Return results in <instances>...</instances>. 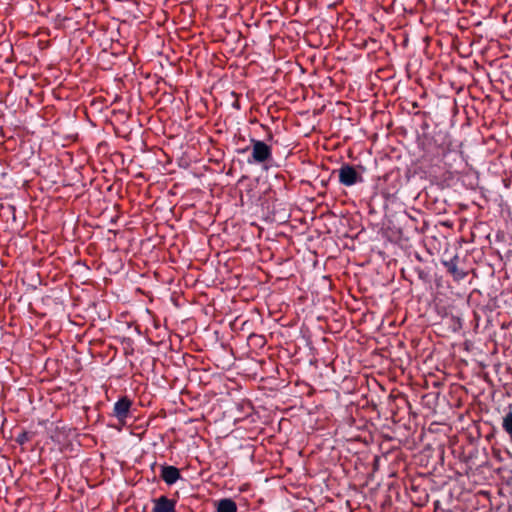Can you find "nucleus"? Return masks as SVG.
Listing matches in <instances>:
<instances>
[{
  "label": "nucleus",
  "instance_id": "nucleus-9",
  "mask_svg": "<svg viewBox=\"0 0 512 512\" xmlns=\"http://www.w3.org/2000/svg\"><path fill=\"white\" fill-rule=\"evenodd\" d=\"M161 478L167 485H173L181 478V473L175 466L162 465Z\"/></svg>",
  "mask_w": 512,
  "mask_h": 512
},
{
  "label": "nucleus",
  "instance_id": "nucleus-12",
  "mask_svg": "<svg viewBox=\"0 0 512 512\" xmlns=\"http://www.w3.org/2000/svg\"><path fill=\"white\" fill-rule=\"evenodd\" d=\"M101 37L97 38V41L99 42V46L101 47L102 51L107 52L110 51L112 53L113 48V38H109L108 34H98Z\"/></svg>",
  "mask_w": 512,
  "mask_h": 512
},
{
  "label": "nucleus",
  "instance_id": "nucleus-5",
  "mask_svg": "<svg viewBox=\"0 0 512 512\" xmlns=\"http://www.w3.org/2000/svg\"><path fill=\"white\" fill-rule=\"evenodd\" d=\"M450 22H455L457 28L461 31L469 30L481 24V21L474 14L468 11L460 12L459 10L455 15L450 16Z\"/></svg>",
  "mask_w": 512,
  "mask_h": 512
},
{
  "label": "nucleus",
  "instance_id": "nucleus-26",
  "mask_svg": "<svg viewBox=\"0 0 512 512\" xmlns=\"http://www.w3.org/2000/svg\"><path fill=\"white\" fill-rule=\"evenodd\" d=\"M450 88L456 89L458 94L460 92L464 91L463 87H461V86L460 87H454L452 83H450Z\"/></svg>",
  "mask_w": 512,
  "mask_h": 512
},
{
  "label": "nucleus",
  "instance_id": "nucleus-23",
  "mask_svg": "<svg viewBox=\"0 0 512 512\" xmlns=\"http://www.w3.org/2000/svg\"><path fill=\"white\" fill-rule=\"evenodd\" d=\"M454 104H455V107H454L453 117H458L460 115V109L458 107V103L456 100H454Z\"/></svg>",
  "mask_w": 512,
  "mask_h": 512
},
{
  "label": "nucleus",
  "instance_id": "nucleus-28",
  "mask_svg": "<svg viewBox=\"0 0 512 512\" xmlns=\"http://www.w3.org/2000/svg\"><path fill=\"white\" fill-rule=\"evenodd\" d=\"M38 44L40 45V47L42 49H44V48H46L48 46L49 43L48 42H43V41L39 40Z\"/></svg>",
  "mask_w": 512,
  "mask_h": 512
},
{
  "label": "nucleus",
  "instance_id": "nucleus-30",
  "mask_svg": "<svg viewBox=\"0 0 512 512\" xmlns=\"http://www.w3.org/2000/svg\"><path fill=\"white\" fill-rule=\"evenodd\" d=\"M273 140V135L271 132L268 133V136H267V141H271Z\"/></svg>",
  "mask_w": 512,
  "mask_h": 512
},
{
  "label": "nucleus",
  "instance_id": "nucleus-29",
  "mask_svg": "<svg viewBox=\"0 0 512 512\" xmlns=\"http://www.w3.org/2000/svg\"><path fill=\"white\" fill-rule=\"evenodd\" d=\"M423 42H428L430 40V37L428 35L421 38Z\"/></svg>",
  "mask_w": 512,
  "mask_h": 512
},
{
  "label": "nucleus",
  "instance_id": "nucleus-10",
  "mask_svg": "<svg viewBox=\"0 0 512 512\" xmlns=\"http://www.w3.org/2000/svg\"><path fill=\"white\" fill-rule=\"evenodd\" d=\"M442 288V285H440L439 283L436 284L435 307L439 314H441L442 316H446L448 314L445 299L446 296L443 292H441Z\"/></svg>",
  "mask_w": 512,
  "mask_h": 512
},
{
  "label": "nucleus",
  "instance_id": "nucleus-4",
  "mask_svg": "<svg viewBox=\"0 0 512 512\" xmlns=\"http://www.w3.org/2000/svg\"><path fill=\"white\" fill-rule=\"evenodd\" d=\"M338 177L339 182L346 187H350L364 181L362 175L358 173L355 167L350 164H343L339 168Z\"/></svg>",
  "mask_w": 512,
  "mask_h": 512
},
{
  "label": "nucleus",
  "instance_id": "nucleus-31",
  "mask_svg": "<svg viewBox=\"0 0 512 512\" xmlns=\"http://www.w3.org/2000/svg\"><path fill=\"white\" fill-rule=\"evenodd\" d=\"M439 504H440V503H439V501H435V502H434V505H435V507H436V508H438V507H439Z\"/></svg>",
  "mask_w": 512,
  "mask_h": 512
},
{
  "label": "nucleus",
  "instance_id": "nucleus-1",
  "mask_svg": "<svg viewBox=\"0 0 512 512\" xmlns=\"http://www.w3.org/2000/svg\"><path fill=\"white\" fill-rule=\"evenodd\" d=\"M450 275L456 286L450 283V292L455 293L457 298L453 305H450V328L454 332L462 329L464 315L470 310L469 305V285L471 278L467 267L459 265L458 256L450 259Z\"/></svg>",
  "mask_w": 512,
  "mask_h": 512
},
{
  "label": "nucleus",
  "instance_id": "nucleus-36",
  "mask_svg": "<svg viewBox=\"0 0 512 512\" xmlns=\"http://www.w3.org/2000/svg\"><path fill=\"white\" fill-rule=\"evenodd\" d=\"M437 421L445 422V421H444V420H442L441 418H438V420H437Z\"/></svg>",
  "mask_w": 512,
  "mask_h": 512
},
{
  "label": "nucleus",
  "instance_id": "nucleus-20",
  "mask_svg": "<svg viewBox=\"0 0 512 512\" xmlns=\"http://www.w3.org/2000/svg\"><path fill=\"white\" fill-rule=\"evenodd\" d=\"M269 41H270V44L273 45V47H276L277 46V42L278 41H283V39L279 36V35H270L269 36Z\"/></svg>",
  "mask_w": 512,
  "mask_h": 512
},
{
  "label": "nucleus",
  "instance_id": "nucleus-11",
  "mask_svg": "<svg viewBox=\"0 0 512 512\" xmlns=\"http://www.w3.org/2000/svg\"><path fill=\"white\" fill-rule=\"evenodd\" d=\"M217 512H237V505L230 498L220 499L217 502Z\"/></svg>",
  "mask_w": 512,
  "mask_h": 512
},
{
  "label": "nucleus",
  "instance_id": "nucleus-2",
  "mask_svg": "<svg viewBox=\"0 0 512 512\" xmlns=\"http://www.w3.org/2000/svg\"><path fill=\"white\" fill-rule=\"evenodd\" d=\"M463 121L461 123V131L458 137L450 135V181H457L453 183L457 185L461 181L465 187L473 185V170L469 164L470 144L467 139L462 136L470 129V125L465 117V108L462 106Z\"/></svg>",
  "mask_w": 512,
  "mask_h": 512
},
{
  "label": "nucleus",
  "instance_id": "nucleus-34",
  "mask_svg": "<svg viewBox=\"0 0 512 512\" xmlns=\"http://www.w3.org/2000/svg\"><path fill=\"white\" fill-rule=\"evenodd\" d=\"M442 225H444V226H447V227H448V222H442Z\"/></svg>",
  "mask_w": 512,
  "mask_h": 512
},
{
  "label": "nucleus",
  "instance_id": "nucleus-24",
  "mask_svg": "<svg viewBox=\"0 0 512 512\" xmlns=\"http://www.w3.org/2000/svg\"><path fill=\"white\" fill-rule=\"evenodd\" d=\"M309 36H317V34L311 33V34H304V38L306 41H308L311 45H315L312 43V40L309 38Z\"/></svg>",
  "mask_w": 512,
  "mask_h": 512
},
{
  "label": "nucleus",
  "instance_id": "nucleus-32",
  "mask_svg": "<svg viewBox=\"0 0 512 512\" xmlns=\"http://www.w3.org/2000/svg\"><path fill=\"white\" fill-rule=\"evenodd\" d=\"M457 418H458V420H461L463 418V416L461 414H458Z\"/></svg>",
  "mask_w": 512,
  "mask_h": 512
},
{
  "label": "nucleus",
  "instance_id": "nucleus-18",
  "mask_svg": "<svg viewBox=\"0 0 512 512\" xmlns=\"http://www.w3.org/2000/svg\"><path fill=\"white\" fill-rule=\"evenodd\" d=\"M501 43L498 40L491 39L489 42V46L483 50V52L488 53L490 51H494L499 49Z\"/></svg>",
  "mask_w": 512,
  "mask_h": 512
},
{
  "label": "nucleus",
  "instance_id": "nucleus-17",
  "mask_svg": "<svg viewBox=\"0 0 512 512\" xmlns=\"http://www.w3.org/2000/svg\"><path fill=\"white\" fill-rule=\"evenodd\" d=\"M441 426H445V422L433 421L429 426V431L432 433H438L442 430Z\"/></svg>",
  "mask_w": 512,
  "mask_h": 512
},
{
  "label": "nucleus",
  "instance_id": "nucleus-6",
  "mask_svg": "<svg viewBox=\"0 0 512 512\" xmlns=\"http://www.w3.org/2000/svg\"><path fill=\"white\" fill-rule=\"evenodd\" d=\"M343 40L349 42L352 46L358 49H369L374 51L377 46V41L368 37L367 34H344Z\"/></svg>",
  "mask_w": 512,
  "mask_h": 512
},
{
  "label": "nucleus",
  "instance_id": "nucleus-14",
  "mask_svg": "<svg viewBox=\"0 0 512 512\" xmlns=\"http://www.w3.org/2000/svg\"><path fill=\"white\" fill-rule=\"evenodd\" d=\"M434 141L436 144H438L441 147L442 153H443V155H445L446 151L448 149V147L446 145V134L445 133L442 134L441 131L436 133L434 136Z\"/></svg>",
  "mask_w": 512,
  "mask_h": 512
},
{
  "label": "nucleus",
  "instance_id": "nucleus-7",
  "mask_svg": "<svg viewBox=\"0 0 512 512\" xmlns=\"http://www.w3.org/2000/svg\"><path fill=\"white\" fill-rule=\"evenodd\" d=\"M132 400L128 396H122L114 404L112 416L115 417L120 423L125 424L130 415L132 407Z\"/></svg>",
  "mask_w": 512,
  "mask_h": 512
},
{
  "label": "nucleus",
  "instance_id": "nucleus-15",
  "mask_svg": "<svg viewBox=\"0 0 512 512\" xmlns=\"http://www.w3.org/2000/svg\"><path fill=\"white\" fill-rule=\"evenodd\" d=\"M228 36H232V40L236 41L237 44L241 45L240 52H243L244 49L247 47V38L244 36V34H227Z\"/></svg>",
  "mask_w": 512,
  "mask_h": 512
},
{
  "label": "nucleus",
  "instance_id": "nucleus-19",
  "mask_svg": "<svg viewBox=\"0 0 512 512\" xmlns=\"http://www.w3.org/2000/svg\"><path fill=\"white\" fill-rule=\"evenodd\" d=\"M29 440H30V434L25 431L20 433L16 438L17 443H19L20 445H23L24 443H26Z\"/></svg>",
  "mask_w": 512,
  "mask_h": 512
},
{
  "label": "nucleus",
  "instance_id": "nucleus-27",
  "mask_svg": "<svg viewBox=\"0 0 512 512\" xmlns=\"http://www.w3.org/2000/svg\"><path fill=\"white\" fill-rule=\"evenodd\" d=\"M401 35H402V37H403L402 43H403V45H404V46H406V45H407V43H408V37H407V34H401Z\"/></svg>",
  "mask_w": 512,
  "mask_h": 512
},
{
  "label": "nucleus",
  "instance_id": "nucleus-16",
  "mask_svg": "<svg viewBox=\"0 0 512 512\" xmlns=\"http://www.w3.org/2000/svg\"><path fill=\"white\" fill-rule=\"evenodd\" d=\"M113 48L112 53L113 55H118L124 53V45L120 42L119 39H113Z\"/></svg>",
  "mask_w": 512,
  "mask_h": 512
},
{
  "label": "nucleus",
  "instance_id": "nucleus-21",
  "mask_svg": "<svg viewBox=\"0 0 512 512\" xmlns=\"http://www.w3.org/2000/svg\"><path fill=\"white\" fill-rule=\"evenodd\" d=\"M415 272L418 274V277L422 280H426L427 278V273L421 269V268H415Z\"/></svg>",
  "mask_w": 512,
  "mask_h": 512
},
{
  "label": "nucleus",
  "instance_id": "nucleus-13",
  "mask_svg": "<svg viewBox=\"0 0 512 512\" xmlns=\"http://www.w3.org/2000/svg\"><path fill=\"white\" fill-rule=\"evenodd\" d=\"M502 428L508 434L512 443V410H509L503 417Z\"/></svg>",
  "mask_w": 512,
  "mask_h": 512
},
{
  "label": "nucleus",
  "instance_id": "nucleus-37",
  "mask_svg": "<svg viewBox=\"0 0 512 512\" xmlns=\"http://www.w3.org/2000/svg\"><path fill=\"white\" fill-rule=\"evenodd\" d=\"M443 512H447V511H444V510H443Z\"/></svg>",
  "mask_w": 512,
  "mask_h": 512
},
{
  "label": "nucleus",
  "instance_id": "nucleus-33",
  "mask_svg": "<svg viewBox=\"0 0 512 512\" xmlns=\"http://www.w3.org/2000/svg\"><path fill=\"white\" fill-rule=\"evenodd\" d=\"M442 262H443V264H444L445 266H448V261L443 260Z\"/></svg>",
  "mask_w": 512,
  "mask_h": 512
},
{
  "label": "nucleus",
  "instance_id": "nucleus-35",
  "mask_svg": "<svg viewBox=\"0 0 512 512\" xmlns=\"http://www.w3.org/2000/svg\"><path fill=\"white\" fill-rule=\"evenodd\" d=\"M449 443H450V446L453 444V441H452L451 437H450Z\"/></svg>",
  "mask_w": 512,
  "mask_h": 512
},
{
  "label": "nucleus",
  "instance_id": "nucleus-8",
  "mask_svg": "<svg viewBox=\"0 0 512 512\" xmlns=\"http://www.w3.org/2000/svg\"><path fill=\"white\" fill-rule=\"evenodd\" d=\"M153 504V512H176V500L169 499L164 495L153 499Z\"/></svg>",
  "mask_w": 512,
  "mask_h": 512
},
{
  "label": "nucleus",
  "instance_id": "nucleus-22",
  "mask_svg": "<svg viewBox=\"0 0 512 512\" xmlns=\"http://www.w3.org/2000/svg\"><path fill=\"white\" fill-rule=\"evenodd\" d=\"M440 449H441L440 461H441L442 464H444V460H445V448H444V445H440Z\"/></svg>",
  "mask_w": 512,
  "mask_h": 512
},
{
  "label": "nucleus",
  "instance_id": "nucleus-25",
  "mask_svg": "<svg viewBox=\"0 0 512 512\" xmlns=\"http://www.w3.org/2000/svg\"><path fill=\"white\" fill-rule=\"evenodd\" d=\"M457 181V178L454 179V181H450V187H454L453 183ZM460 184L461 187H464L461 183V181L457 182V185L455 186V190H458V185Z\"/></svg>",
  "mask_w": 512,
  "mask_h": 512
},
{
  "label": "nucleus",
  "instance_id": "nucleus-3",
  "mask_svg": "<svg viewBox=\"0 0 512 512\" xmlns=\"http://www.w3.org/2000/svg\"><path fill=\"white\" fill-rule=\"evenodd\" d=\"M250 143L251 156L248 158L247 162L249 164L265 165L267 169V164L273 161L272 147L265 141L256 140L254 138L250 139Z\"/></svg>",
  "mask_w": 512,
  "mask_h": 512
}]
</instances>
